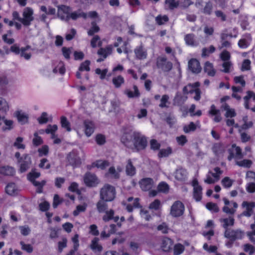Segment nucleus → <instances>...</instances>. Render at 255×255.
Segmentation results:
<instances>
[{"label":"nucleus","mask_w":255,"mask_h":255,"mask_svg":"<svg viewBox=\"0 0 255 255\" xmlns=\"http://www.w3.org/2000/svg\"><path fill=\"white\" fill-rule=\"evenodd\" d=\"M121 140L126 147L136 151L144 149L147 145L146 137L138 131H126Z\"/></svg>","instance_id":"f257e3e1"},{"label":"nucleus","mask_w":255,"mask_h":255,"mask_svg":"<svg viewBox=\"0 0 255 255\" xmlns=\"http://www.w3.org/2000/svg\"><path fill=\"white\" fill-rule=\"evenodd\" d=\"M156 66L160 73L167 74L172 69L173 64L164 56H158L156 58Z\"/></svg>","instance_id":"f03ea898"},{"label":"nucleus","mask_w":255,"mask_h":255,"mask_svg":"<svg viewBox=\"0 0 255 255\" xmlns=\"http://www.w3.org/2000/svg\"><path fill=\"white\" fill-rule=\"evenodd\" d=\"M116 191L115 187L105 184L101 189L100 197L101 199H104L107 201H112L116 197Z\"/></svg>","instance_id":"7ed1b4c3"},{"label":"nucleus","mask_w":255,"mask_h":255,"mask_svg":"<svg viewBox=\"0 0 255 255\" xmlns=\"http://www.w3.org/2000/svg\"><path fill=\"white\" fill-rule=\"evenodd\" d=\"M184 205L180 201L174 202L170 208V215L173 217H179L182 216L184 213Z\"/></svg>","instance_id":"20e7f679"},{"label":"nucleus","mask_w":255,"mask_h":255,"mask_svg":"<svg viewBox=\"0 0 255 255\" xmlns=\"http://www.w3.org/2000/svg\"><path fill=\"white\" fill-rule=\"evenodd\" d=\"M5 51L0 49V55L3 56L8 54L10 52H13L15 54L19 55L20 57H24L25 59H29L31 53L28 51L29 49H4Z\"/></svg>","instance_id":"39448f33"},{"label":"nucleus","mask_w":255,"mask_h":255,"mask_svg":"<svg viewBox=\"0 0 255 255\" xmlns=\"http://www.w3.org/2000/svg\"><path fill=\"white\" fill-rule=\"evenodd\" d=\"M33 9L29 7H25L23 11L22 17L21 22L24 26H29L31 22L33 20L34 17Z\"/></svg>","instance_id":"423d86ee"},{"label":"nucleus","mask_w":255,"mask_h":255,"mask_svg":"<svg viewBox=\"0 0 255 255\" xmlns=\"http://www.w3.org/2000/svg\"><path fill=\"white\" fill-rule=\"evenodd\" d=\"M57 15L62 20L68 21L70 19L71 9L70 7L61 5L57 6Z\"/></svg>","instance_id":"0eeeda50"},{"label":"nucleus","mask_w":255,"mask_h":255,"mask_svg":"<svg viewBox=\"0 0 255 255\" xmlns=\"http://www.w3.org/2000/svg\"><path fill=\"white\" fill-rule=\"evenodd\" d=\"M67 162L69 164L74 167L79 166L81 165V159L78 155V153L76 150H72L67 156Z\"/></svg>","instance_id":"6e6552de"},{"label":"nucleus","mask_w":255,"mask_h":255,"mask_svg":"<svg viewBox=\"0 0 255 255\" xmlns=\"http://www.w3.org/2000/svg\"><path fill=\"white\" fill-rule=\"evenodd\" d=\"M228 152L229 155L228 157V159L229 161H231L233 158L241 159L244 157L241 148L236 146V144L232 145V147L228 149Z\"/></svg>","instance_id":"1a4fd4ad"},{"label":"nucleus","mask_w":255,"mask_h":255,"mask_svg":"<svg viewBox=\"0 0 255 255\" xmlns=\"http://www.w3.org/2000/svg\"><path fill=\"white\" fill-rule=\"evenodd\" d=\"M84 181L86 185L90 187H95L100 182L96 175L89 172L86 173L84 175Z\"/></svg>","instance_id":"9d476101"},{"label":"nucleus","mask_w":255,"mask_h":255,"mask_svg":"<svg viewBox=\"0 0 255 255\" xmlns=\"http://www.w3.org/2000/svg\"><path fill=\"white\" fill-rule=\"evenodd\" d=\"M243 235L244 232L239 229L236 230L227 229L224 233V236L232 241H235L237 239H241Z\"/></svg>","instance_id":"9b49d317"},{"label":"nucleus","mask_w":255,"mask_h":255,"mask_svg":"<svg viewBox=\"0 0 255 255\" xmlns=\"http://www.w3.org/2000/svg\"><path fill=\"white\" fill-rule=\"evenodd\" d=\"M19 162L20 163L19 171L23 173L27 171L30 168L31 164V160L30 156L28 155H24L22 158L19 160Z\"/></svg>","instance_id":"f8f14e48"},{"label":"nucleus","mask_w":255,"mask_h":255,"mask_svg":"<svg viewBox=\"0 0 255 255\" xmlns=\"http://www.w3.org/2000/svg\"><path fill=\"white\" fill-rule=\"evenodd\" d=\"M99 241L100 239L99 238L95 237L91 241L89 245V248L94 253L96 254L101 253L103 250V248Z\"/></svg>","instance_id":"ddd939ff"},{"label":"nucleus","mask_w":255,"mask_h":255,"mask_svg":"<svg viewBox=\"0 0 255 255\" xmlns=\"http://www.w3.org/2000/svg\"><path fill=\"white\" fill-rule=\"evenodd\" d=\"M243 208H246V210L244 211L241 216L250 217L253 213V208L255 207V203H249L247 201H244L242 205Z\"/></svg>","instance_id":"4468645a"},{"label":"nucleus","mask_w":255,"mask_h":255,"mask_svg":"<svg viewBox=\"0 0 255 255\" xmlns=\"http://www.w3.org/2000/svg\"><path fill=\"white\" fill-rule=\"evenodd\" d=\"M188 68L193 73H199L201 71L199 62L196 59H191L188 62Z\"/></svg>","instance_id":"2eb2a0df"},{"label":"nucleus","mask_w":255,"mask_h":255,"mask_svg":"<svg viewBox=\"0 0 255 255\" xmlns=\"http://www.w3.org/2000/svg\"><path fill=\"white\" fill-rule=\"evenodd\" d=\"M140 188L143 191H148L151 189L154 185V182L152 178H145L139 181Z\"/></svg>","instance_id":"dca6fc26"},{"label":"nucleus","mask_w":255,"mask_h":255,"mask_svg":"<svg viewBox=\"0 0 255 255\" xmlns=\"http://www.w3.org/2000/svg\"><path fill=\"white\" fill-rule=\"evenodd\" d=\"M85 133L88 136H90L94 131L95 126L94 123L89 121L85 120L84 122Z\"/></svg>","instance_id":"f3484780"},{"label":"nucleus","mask_w":255,"mask_h":255,"mask_svg":"<svg viewBox=\"0 0 255 255\" xmlns=\"http://www.w3.org/2000/svg\"><path fill=\"white\" fill-rule=\"evenodd\" d=\"M175 178L179 181H184L187 177V172L185 169L179 167L177 169L174 173Z\"/></svg>","instance_id":"a211bd4d"},{"label":"nucleus","mask_w":255,"mask_h":255,"mask_svg":"<svg viewBox=\"0 0 255 255\" xmlns=\"http://www.w3.org/2000/svg\"><path fill=\"white\" fill-rule=\"evenodd\" d=\"M187 97L183 95L180 92H177L173 100V104L175 106H180L187 100Z\"/></svg>","instance_id":"6ab92c4d"},{"label":"nucleus","mask_w":255,"mask_h":255,"mask_svg":"<svg viewBox=\"0 0 255 255\" xmlns=\"http://www.w3.org/2000/svg\"><path fill=\"white\" fill-rule=\"evenodd\" d=\"M111 53L112 49H99L97 51V54L100 58L97 60V62H101L104 61Z\"/></svg>","instance_id":"aec40b11"},{"label":"nucleus","mask_w":255,"mask_h":255,"mask_svg":"<svg viewBox=\"0 0 255 255\" xmlns=\"http://www.w3.org/2000/svg\"><path fill=\"white\" fill-rule=\"evenodd\" d=\"M105 214L103 217V220L105 222L113 220L115 222H117L119 219V216L114 217L115 211L113 209L107 210L105 212Z\"/></svg>","instance_id":"412c9836"},{"label":"nucleus","mask_w":255,"mask_h":255,"mask_svg":"<svg viewBox=\"0 0 255 255\" xmlns=\"http://www.w3.org/2000/svg\"><path fill=\"white\" fill-rule=\"evenodd\" d=\"M173 242L169 238L164 237L162 239L161 247L164 252H168L172 249Z\"/></svg>","instance_id":"4be33fe9"},{"label":"nucleus","mask_w":255,"mask_h":255,"mask_svg":"<svg viewBox=\"0 0 255 255\" xmlns=\"http://www.w3.org/2000/svg\"><path fill=\"white\" fill-rule=\"evenodd\" d=\"M221 109L222 110H224L226 111L225 114V117L226 118H233L236 116V113L234 109L230 108L229 105L227 103H223L221 107Z\"/></svg>","instance_id":"5701e85b"},{"label":"nucleus","mask_w":255,"mask_h":255,"mask_svg":"<svg viewBox=\"0 0 255 255\" xmlns=\"http://www.w3.org/2000/svg\"><path fill=\"white\" fill-rule=\"evenodd\" d=\"M126 173L128 176H133L136 173V168L133 166L131 159H128L126 166Z\"/></svg>","instance_id":"b1692460"},{"label":"nucleus","mask_w":255,"mask_h":255,"mask_svg":"<svg viewBox=\"0 0 255 255\" xmlns=\"http://www.w3.org/2000/svg\"><path fill=\"white\" fill-rule=\"evenodd\" d=\"M220 222L223 223L222 227L226 230L229 229L228 227L229 226H234L235 219L233 216H230L228 218L220 219Z\"/></svg>","instance_id":"393cba45"},{"label":"nucleus","mask_w":255,"mask_h":255,"mask_svg":"<svg viewBox=\"0 0 255 255\" xmlns=\"http://www.w3.org/2000/svg\"><path fill=\"white\" fill-rule=\"evenodd\" d=\"M18 189L14 183H8L5 187V192L9 195H15L18 194Z\"/></svg>","instance_id":"a878e982"},{"label":"nucleus","mask_w":255,"mask_h":255,"mask_svg":"<svg viewBox=\"0 0 255 255\" xmlns=\"http://www.w3.org/2000/svg\"><path fill=\"white\" fill-rule=\"evenodd\" d=\"M180 1L178 0H166L165 8L167 9L173 10L179 6Z\"/></svg>","instance_id":"bb28decb"},{"label":"nucleus","mask_w":255,"mask_h":255,"mask_svg":"<svg viewBox=\"0 0 255 255\" xmlns=\"http://www.w3.org/2000/svg\"><path fill=\"white\" fill-rule=\"evenodd\" d=\"M133 88L134 92H132L128 89H126L124 92V93L127 95L129 98H137L140 96V93L138 90L137 87L134 85Z\"/></svg>","instance_id":"cd10ccee"},{"label":"nucleus","mask_w":255,"mask_h":255,"mask_svg":"<svg viewBox=\"0 0 255 255\" xmlns=\"http://www.w3.org/2000/svg\"><path fill=\"white\" fill-rule=\"evenodd\" d=\"M108 201L104 199H100V200L97 203L96 207L99 213H103L106 212L108 208V204L107 203Z\"/></svg>","instance_id":"c85d7f7f"},{"label":"nucleus","mask_w":255,"mask_h":255,"mask_svg":"<svg viewBox=\"0 0 255 255\" xmlns=\"http://www.w3.org/2000/svg\"><path fill=\"white\" fill-rule=\"evenodd\" d=\"M204 71L210 76L213 77L216 74V70L214 69L213 64L209 61L205 63Z\"/></svg>","instance_id":"c756f323"},{"label":"nucleus","mask_w":255,"mask_h":255,"mask_svg":"<svg viewBox=\"0 0 255 255\" xmlns=\"http://www.w3.org/2000/svg\"><path fill=\"white\" fill-rule=\"evenodd\" d=\"M253 98V100L255 101V93L251 91H248L247 92V95L244 97L245 102L244 106L246 109H250L249 101L251 98Z\"/></svg>","instance_id":"7c9ffc66"},{"label":"nucleus","mask_w":255,"mask_h":255,"mask_svg":"<svg viewBox=\"0 0 255 255\" xmlns=\"http://www.w3.org/2000/svg\"><path fill=\"white\" fill-rule=\"evenodd\" d=\"M199 86L198 82H196L194 84H189L187 86H185L183 89V92L184 95L188 94L189 93H193L195 90L196 87Z\"/></svg>","instance_id":"2f4dec72"},{"label":"nucleus","mask_w":255,"mask_h":255,"mask_svg":"<svg viewBox=\"0 0 255 255\" xmlns=\"http://www.w3.org/2000/svg\"><path fill=\"white\" fill-rule=\"evenodd\" d=\"M15 173L13 168L10 166H3L0 168V174L5 176H12Z\"/></svg>","instance_id":"473e14b6"},{"label":"nucleus","mask_w":255,"mask_h":255,"mask_svg":"<svg viewBox=\"0 0 255 255\" xmlns=\"http://www.w3.org/2000/svg\"><path fill=\"white\" fill-rule=\"evenodd\" d=\"M212 150L216 155H219L223 153L225 151V149L222 144L218 143L214 145Z\"/></svg>","instance_id":"72a5a7b5"},{"label":"nucleus","mask_w":255,"mask_h":255,"mask_svg":"<svg viewBox=\"0 0 255 255\" xmlns=\"http://www.w3.org/2000/svg\"><path fill=\"white\" fill-rule=\"evenodd\" d=\"M70 16V19L73 20H76L80 17H83L85 19L87 18V14L86 13L83 12L81 10L71 12Z\"/></svg>","instance_id":"f704fd0d"},{"label":"nucleus","mask_w":255,"mask_h":255,"mask_svg":"<svg viewBox=\"0 0 255 255\" xmlns=\"http://www.w3.org/2000/svg\"><path fill=\"white\" fill-rule=\"evenodd\" d=\"M224 203L226 206L223 207L222 210L224 212H225L226 214H228L230 215H234L236 212V210L233 209H230L227 206L229 205L230 201L229 200L227 199L226 198H224L223 199Z\"/></svg>","instance_id":"c9c22d12"},{"label":"nucleus","mask_w":255,"mask_h":255,"mask_svg":"<svg viewBox=\"0 0 255 255\" xmlns=\"http://www.w3.org/2000/svg\"><path fill=\"white\" fill-rule=\"evenodd\" d=\"M15 115L17 117L18 122L21 124H24L27 122L28 116L25 114L19 111H16L15 113Z\"/></svg>","instance_id":"e433bc0d"},{"label":"nucleus","mask_w":255,"mask_h":255,"mask_svg":"<svg viewBox=\"0 0 255 255\" xmlns=\"http://www.w3.org/2000/svg\"><path fill=\"white\" fill-rule=\"evenodd\" d=\"M60 124L63 128H66L67 131H70L71 128H70V123L68 121L67 118L65 116H62L60 118Z\"/></svg>","instance_id":"4c0bfd02"},{"label":"nucleus","mask_w":255,"mask_h":255,"mask_svg":"<svg viewBox=\"0 0 255 255\" xmlns=\"http://www.w3.org/2000/svg\"><path fill=\"white\" fill-rule=\"evenodd\" d=\"M242 247L244 251L248 253L249 255H253L255 253V247L251 244H245Z\"/></svg>","instance_id":"58836bf2"},{"label":"nucleus","mask_w":255,"mask_h":255,"mask_svg":"<svg viewBox=\"0 0 255 255\" xmlns=\"http://www.w3.org/2000/svg\"><path fill=\"white\" fill-rule=\"evenodd\" d=\"M113 83L117 88H120L124 83V78L122 76H118L113 78Z\"/></svg>","instance_id":"ea45409f"},{"label":"nucleus","mask_w":255,"mask_h":255,"mask_svg":"<svg viewBox=\"0 0 255 255\" xmlns=\"http://www.w3.org/2000/svg\"><path fill=\"white\" fill-rule=\"evenodd\" d=\"M31 182L35 186L37 187L36 192L37 193H40L42 192L43 187L46 183V181L45 180H42L41 182H39L35 180L31 181Z\"/></svg>","instance_id":"a19ab883"},{"label":"nucleus","mask_w":255,"mask_h":255,"mask_svg":"<svg viewBox=\"0 0 255 255\" xmlns=\"http://www.w3.org/2000/svg\"><path fill=\"white\" fill-rule=\"evenodd\" d=\"M57 126L56 125H49L45 130V132L47 134H51L52 138L55 137L54 132L57 130Z\"/></svg>","instance_id":"79ce46f5"},{"label":"nucleus","mask_w":255,"mask_h":255,"mask_svg":"<svg viewBox=\"0 0 255 255\" xmlns=\"http://www.w3.org/2000/svg\"><path fill=\"white\" fill-rule=\"evenodd\" d=\"M202 190L201 186L194 188V197L197 201H200L202 198Z\"/></svg>","instance_id":"37998d69"},{"label":"nucleus","mask_w":255,"mask_h":255,"mask_svg":"<svg viewBox=\"0 0 255 255\" xmlns=\"http://www.w3.org/2000/svg\"><path fill=\"white\" fill-rule=\"evenodd\" d=\"M236 164L239 166L250 168L252 164V161L249 159H244L242 161H236Z\"/></svg>","instance_id":"c03bdc74"},{"label":"nucleus","mask_w":255,"mask_h":255,"mask_svg":"<svg viewBox=\"0 0 255 255\" xmlns=\"http://www.w3.org/2000/svg\"><path fill=\"white\" fill-rule=\"evenodd\" d=\"M196 129V126L193 122H190L188 125H185L183 129L185 133H187L191 131H194Z\"/></svg>","instance_id":"a18cd8bd"},{"label":"nucleus","mask_w":255,"mask_h":255,"mask_svg":"<svg viewBox=\"0 0 255 255\" xmlns=\"http://www.w3.org/2000/svg\"><path fill=\"white\" fill-rule=\"evenodd\" d=\"M172 153V149L171 147H168L166 149H161L160 150L158 155L159 157H167Z\"/></svg>","instance_id":"49530a36"},{"label":"nucleus","mask_w":255,"mask_h":255,"mask_svg":"<svg viewBox=\"0 0 255 255\" xmlns=\"http://www.w3.org/2000/svg\"><path fill=\"white\" fill-rule=\"evenodd\" d=\"M58 71L61 74L63 75L65 72V68L63 62H59L58 65L53 69L54 73H57Z\"/></svg>","instance_id":"de8ad7c7"},{"label":"nucleus","mask_w":255,"mask_h":255,"mask_svg":"<svg viewBox=\"0 0 255 255\" xmlns=\"http://www.w3.org/2000/svg\"><path fill=\"white\" fill-rule=\"evenodd\" d=\"M102 41L98 35L95 36L91 40V45L93 48L101 47L102 46Z\"/></svg>","instance_id":"09e8293b"},{"label":"nucleus","mask_w":255,"mask_h":255,"mask_svg":"<svg viewBox=\"0 0 255 255\" xmlns=\"http://www.w3.org/2000/svg\"><path fill=\"white\" fill-rule=\"evenodd\" d=\"M158 191L163 193H167L169 191V186L165 182H161L157 187Z\"/></svg>","instance_id":"8fccbe9b"},{"label":"nucleus","mask_w":255,"mask_h":255,"mask_svg":"<svg viewBox=\"0 0 255 255\" xmlns=\"http://www.w3.org/2000/svg\"><path fill=\"white\" fill-rule=\"evenodd\" d=\"M2 120L3 122V123L5 124V125L7 127H3L2 128V131H5L7 130H10L12 128V124H13L12 121L7 120L5 119L4 117H2Z\"/></svg>","instance_id":"3c124183"},{"label":"nucleus","mask_w":255,"mask_h":255,"mask_svg":"<svg viewBox=\"0 0 255 255\" xmlns=\"http://www.w3.org/2000/svg\"><path fill=\"white\" fill-rule=\"evenodd\" d=\"M109 165V163L107 161H97L95 163H93V166H96L98 168H100L102 169L105 168L106 167Z\"/></svg>","instance_id":"603ef678"},{"label":"nucleus","mask_w":255,"mask_h":255,"mask_svg":"<svg viewBox=\"0 0 255 255\" xmlns=\"http://www.w3.org/2000/svg\"><path fill=\"white\" fill-rule=\"evenodd\" d=\"M127 45L128 42L126 41H124L120 37H118L117 38L116 41L114 42V46L116 47H120V48H123L127 46Z\"/></svg>","instance_id":"864d4df0"},{"label":"nucleus","mask_w":255,"mask_h":255,"mask_svg":"<svg viewBox=\"0 0 255 255\" xmlns=\"http://www.w3.org/2000/svg\"><path fill=\"white\" fill-rule=\"evenodd\" d=\"M134 52L136 56L139 59H144L146 57V52L144 49H135Z\"/></svg>","instance_id":"5fc2aeb1"},{"label":"nucleus","mask_w":255,"mask_h":255,"mask_svg":"<svg viewBox=\"0 0 255 255\" xmlns=\"http://www.w3.org/2000/svg\"><path fill=\"white\" fill-rule=\"evenodd\" d=\"M184 250V247L181 244H177L175 245L174 247V255H180Z\"/></svg>","instance_id":"6e6d98bb"},{"label":"nucleus","mask_w":255,"mask_h":255,"mask_svg":"<svg viewBox=\"0 0 255 255\" xmlns=\"http://www.w3.org/2000/svg\"><path fill=\"white\" fill-rule=\"evenodd\" d=\"M169 97L167 95H164L162 96L160 100V103L159 106L161 108H168V106L166 104L168 102Z\"/></svg>","instance_id":"4d7b16f0"},{"label":"nucleus","mask_w":255,"mask_h":255,"mask_svg":"<svg viewBox=\"0 0 255 255\" xmlns=\"http://www.w3.org/2000/svg\"><path fill=\"white\" fill-rule=\"evenodd\" d=\"M206 208L209 210L215 213H217L219 211V208L217 205L215 203L209 202L206 204Z\"/></svg>","instance_id":"13d9d810"},{"label":"nucleus","mask_w":255,"mask_h":255,"mask_svg":"<svg viewBox=\"0 0 255 255\" xmlns=\"http://www.w3.org/2000/svg\"><path fill=\"white\" fill-rule=\"evenodd\" d=\"M90 64V61L89 60H86L84 62L82 63L80 65V66L79 68V71H89L90 70V68L89 65Z\"/></svg>","instance_id":"bf43d9fd"},{"label":"nucleus","mask_w":255,"mask_h":255,"mask_svg":"<svg viewBox=\"0 0 255 255\" xmlns=\"http://www.w3.org/2000/svg\"><path fill=\"white\" fill-rule=\"evenodd\" d=\"M161 206V203L159 200L155 199L153 202L151 203L149 206V208L154 210H158Z\"/></svg>","instance_id":"052dcab7"},{"label":"nucleus","mask_w":255,"mask_h":255,"mask_svg":"<svg viewBox=\"0 0 255 255\" xmlns=\"http://www.w3.org/2000/svg\"><path fill=\"white\" fill-rule=\"evenodd\" d=\"M233 183V181H232L231 179H230L228 177H226L224 178H223L222 180V183L223 186L225 188H230L232 186Z\"/></svg>","instance_id":"680f3d73"},{"label":"nucleus","mask_w":255,"mask_h":255,"mask_svg":"<svg viewBox=\"0 0 255 255\" xmlns=\"http://www.w3.org/2000/svg\"><path fill=\"white\" fill-rule=\"evenodd\" d=\"M8 110V106L5 99L0 98V111L6 112Z\"/></svg>","instance_id":"e2e57ef3"},{"label":"nucleus","mask_w":255,"mask_h":255,"mask_svg":"<svg viewBox=\"0 0 255 255\" xmlns=\"http://www.w3.org/2000/svg\"><path fill=\"white\" fill-rule=\"evenodd\" d=\"M50 164L48 162L46 158H42L40 160V163L39 164V167L44 169H49L50 168Z\"/></svg>","instance_id":"0e129e2a"},{"label":"nucleus","mask_w":255,"mask_h":255,"mask_svg":"<svg viewBox=\"0 0 255 255\" xmlns=\"http://www.w3.org/2000/svg\"><path fill=\"white\" fill-rule=\"evenodd\" d=\"M100 30L99 26L95 23L94 21L92 22V27L88 31V34L90 35H93L95 33L98 32Z\"/></svg>","instance_id":"69168bd1"},{"label":"nucleus","mask_w":255,"mask_h":255,"mask_svg":"<svg viewBox=\"0 0 255 255\" xmlns=\"http://www.w3.org/2000/svg\"><path fill=\"white\" fill-rule=\"evenodd\" d=\"M185 40L188 46H194V35L192 34H187L185 37Z\"/></svg>","instance_id":"338daca9"},{"label":"nucleus","mask_w":255,"mask_h":255,"mask_svg":"<svg viewBox=\"0 0 255 255\" xmlns=\"http://www.w3.org/2000/svg\"><path fill=\"white\" fill-rule=\"evenodd\" d=\"M150 146L151 149L156 150L159 149L160 144L156 139H152L150 140Z\"/></svg>","instance_id":"774afa93"}]
</instances>
